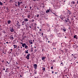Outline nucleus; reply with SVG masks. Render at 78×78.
Instances as JSON below:
<instances>
[{
  "label": "nucleus",
  "instance_id": "nucleus-49",
  "mask_svg": "<svg viewBox=\"0 0 78 78\" xmlns=\"http://www.w3.org/2000/svg\"><path fill=\"white\" fill-rule=\"evenodd\" d=\"M9 42H6V44H8Z\"/></svg>",
  "mask_w": 78,
  "mask_h": 78
},
{
  "label": "nucleus",
  "instance_id": "nucleus-40",
  "mask_svg": "<svg viewBox=\"0 0 78 78\" xmlns=\"http://www.w3.org/2000/svg\"><path fill=\"white\" fill-rule=\"evenodd\" d=\"M0 31H2V28H0Z\"/></svg>",
  "mask_w": 78,
  "mask_h": 78
},
{
  "label": "nucleus",
  "instance_id": "nucleus-18",
  "mask_svg": "<svg viewBox=\"0 0 78 78\" xmlns=\"http://www.w3.org/2000/svg\"><path fill=\"white\" fill-rule=\"evenodd\" d=\"M13 46L14 47V48H17V46L14 44L13 45Z\"/></svg>",
  "mask_w": 78,
  "mask_h": 78
},
{
  "label": "nucleus",
  "instance_id": "nucleus-6",
  "mask_svg": "<svg viewBox=\"0 0 78 78\" xmlns=\"http://www.w3.org/2000/svg\"><path fill=\"white\" fill-rule=\"evenodd\" d=\"M33 66L34 69H37V65L36 64H34L33 65Z\"/></svg>",
  "mask_w": 78,
  "mask_h": 78
},
{
  "label": "nucleus",
  "instance_id": "nucleus-33",
  "mask_svg": "<svg viewBox=\"0 0 78 78\" xmlns=\"http://www.w3.org/2000/svg\"><path fill=\"white\" fill-rule=\"evenodd\" d=\"M3 33L5 34V33H6V32H5V31H3Z\"/></svg>",
  "mask_w": 78,
  "mask_h": 78
},
{
  "label": "nucleus",
  "instance_id": "nucleus-17",
  "mask_svg": "<svg viewBox=\"0 0 78 78\" xmlns=\"http://www.w3.org/2000/svg\"><path fill=\"white\" fill-rule=\"evenodd\" d=\"M25 45H26V44L25 43H23V44H22V46L23 47H25Z\"/></svg>",
  "mask_w": 78,
  "mask_h": 78
},
{
  "label": "nucleus",
  "instance_id": "nucleus-50",
  "mask_svg": "<svg viewBox=\"0 0 78 78\" xmlns=\"http://www.w3.org/2000/svg\"><path fill=\"white\" fill-rule=\"evenodd\" d=\"M4 61V60H2V62H3Z\"/></svg>",
  "mask_w": 78,
  "mask_h": 78
},
{
  "label": "nucleus",
  "instance_id": "nucleus-4",
  "mask_svg": "<svg viewBox=\"0 0 78 78\" xmlns=\"http://www.w3.org/2000/svg\"><path fill=\"white\" fill-rule=\"evenodd\" d=\"M60 17L62 21H63V19H64L65 17L64 16H60Z\"/></svg>",
  "mask_w": 78,
  "mask_h": 78
},
{
  "label": "nucleus",
  "instance_id": "nucleus-41",
  "mask_svg": "<svg viewBox=\"0 0 78 78\" xmlns=\"http://www.w3.org/2000/svg\"><path fill=\"white\" fill-rule=\"evenodd\" d=\"M54 73L53 71H52V73Z\"/></svg>",
  "mask_w": 78,
  "mask_h": 78
},
{
  "label": "nucleus",
  "instance_id": "nucleus-27",
  "mask_svg": "<svg viewBox=\"0 0 78 78\" xmlns=\"http://www.w3.org/2000/svg\"><path fill=\"white\" fill-rule=\"evenodd\" d=\"M60 66H64V64H62V62H61L60 63Z\"/></svg>",
  "mask_w": 78,
  "mask_h": 78
},
{
  "label": "nucleus",
  "instance_id": "nucleus-35",
  "mask_svg": "<svg viewBox=\"0 0 78 78\" xmlns=\"http://www.w3.org/2000/svg\"><path fill=\"white\" fill-rule=\"evenodd\" d=\"M51 69H53V66H51Z\"/></svg>",
  "mask_w": 78,
  "mask_h": 78
},
{
  "label": "nucleus",
  "instance_id": "nucleus-53",
  "mask_svg": "<svg viewBox=\"0 0 78 78\" xmlns=\"http://www.w3.org/2000/svg\"><path fill=\"white\" fill-rule=\"evenodd\" d=\"M37 9L38 10H39V8H37Z\"/></svg>",
  "mask_w": 78,
  "mask_h": 78
},
{
  "label": "nucleus",
  "instance_id": "nucleus-30",
  "mask_svg": "<svg viewBox=\"0 0 78 78\" xmlns=\"http://www.w3.org/2000/svg\"><path fill=\"white\" fill-rule=\"evenodd\" d=\"M71 3H72L73 4H75V2L74 1H73L72 2H71Z\"/></svg>",
  "mask_w": 78,
  "mask_h": 78
},
{
  "label": "nucleus",
  "instance_id": "nucleus-52",
  "mask_svg": "<svg viewBox=\"0 0 78 78\" xmlns=\"http://www.w3.org/2000/svg\"><path fill=\"white\" fill-rule=\"evenodd\" d=\"M48 43H50V41H48Z\"/></svg>",
  "mask_w": 78,
  "mask_h": 78
},
{
  "label": "nucleus",
  "instance_id": "nucleus-9",
  "mask_svg": "<svg viewBox=\"0 0 78 78\" xmlns=\"http://www.w3.org/2000/svg\"><path fill=\"white\" fill-rule=\"evenodd\" d=\"M57 35H58V37H62V34H61L60 33L58 34Z\"/></svg>",
  "mask_w": 78,
  "mask_h": 78
},
{
  "label": "nucleus",
  "instance_id": "nucleus-31",
  "mask_svg": "<svg viewBox=\"0 0 78 78\" xmlns=\"http://www.w3.org/2000/svg\"><path fill=\"white\" fill-rule=\"evenodd\" d=\"M77 36H76V35H75V36H74V38H76V37Z\"/></svg>",
  "mask_w": 78,
  "mask_h": 78
},
{
  "label": "nucleus",
  "instance_id": "nucleus-44",
  "mask_svg": "<svg viewBox=\"0 0 78 78\" xmlns=\"http://www.w3.org/2000/svg\"><path fill=\"white\" fill-rule=\"evenodd\" d=\"M7 63H8L9 64V63H8V62H7Z\"/></svg>",
  "mask_w": 78,
  "mask_h": 78
},
{
  "label": "nucleus",
  "instance_id": "nucleus-3",
  "mask_svg": "<svg viewBox=\"0 0 78 78\" xmlns=\"http://www.w3.org/2000/svg\"><path fill=\"white\" fill-rule=\"evenodd\" d=\"M67 14L70 16L72 14V12H70V11L68 10L67 12Z\"/></svg>",
  "mask_w": 78,
  "mask_h": 78
},
{
  "label": "nucleus",
  "instance_id": "nucleus-20",
  "mask_svg": "<svg viewBox=\"0 0 78 78\" xmlns=\"http://www.w3.org/2000/svg\"><path fill=\"white\" fill-rule=\"evenodd\" d=\"M29 42L30 44H33V41H32V40H30V41H29Z\"/></svg>",
  "mask_w": 78,
  "mask_h": 78
},
{
  "label": "nucleus",
  "instance_id": "nucleus-36",
  "mask_svg": "<svg viewBox=\"0 0 78 78\" xmlns=\"http://www.w3.org/2000/svg\"><path fill=\"white\" fill-rule=\"evenodd\" d=\"M43 34H44L43 33L41 34V35H42V36H43Z\"/></svg>",
  "mask_w": 78,
  "mask_h": 78
},
{
  "label": "nucleus",
  "instance_id": "nucleus-24",
  "mask_svg": "<svg viewBox=\"0 0 78 78\" xmlns=\"http://www.w3.org/2000/svg\"><path fill=\"white\" fill-rule=\"evenodd\" d=\"M46 13H48V12H50V10L49 9H48L47 10H46Z\"/></svg>",
  "mask_w": 78,
  "mask_h": 78
},
{
  "label": "nucleus",
  "instance_id": "nucleus-15",
  "mask_svg": "<svg viewBox=\"0 0 78 78\" xmlns=\"http://www.w3.org/2000/svg\"><path fill=\"white\" fill-rule=\"evenodd\" d=\"M10 39L13 40V39H14V37H13L12 35H11L10 36Z\"/></svg>",
  "mask_w": 78,
  "mask_h": 78
},
{
  "label": "nucleus",
  "instance_id": "nucleus-45",
  "mask_svg": "<svg viewBox=\"0 0 78 78\" xmlns=\"http://www.w3.org/2000/svg\"><path fill=\"white\" fill-rule=\"evenodd\" d=\"M37 27V28L38 29H39V27Z\"/></svg>",
  "mask_w": 78,
  "mask_h": 78
},
{
  "label": "nucleus",
  "instance_id": "nucleus-14",
  "mask_svg": "<svg viewBox=\"0 0 78 78\" xmlns=\"http://www.w3.org/2000/svg\"><path fill=\"white\" fill-rule=\"evenodd\" d=\"M17 3H18V6L19 7L20 6V5H21L20 3V2H18Z\"/></svg>",
  "mask_w": 78,
  "mask_h": 78
},
{
  "label": "nucleus",
  "instance_id": "nucleus-58",
  "mask_svg": "<svg viewBox=\"0 0 78 78\" xmlns=\"http://www.w3.org/2000/svg\"><path fill=\"white\" fill-rule=\"evenodd\" d=\"M41 29H40V31H41Z\"/></svg>",
  "mask_w": 78,
  "mask_h": 78
},
{
  "label": "nucleus",
  "instance_id": "nucleus-25",
  "mask_svg": "<svg viewBox=\"0 0 78 78\" xmlns=\"http://www.w3.org/2000/svg\"><path fill=\"white\" fill-rule=\"evenodd\" d=\"M25 48L26 49H27L28 48V47L27 45L26 44V45H25Z\"/></svg>",
  "mask_w": 78,
  "mask_h": 78
},
{
  "label": "nucleus",
  "instance_id": "nucleus-32",
  "mask_svg": "<svg viewBox=\"0 0 78 78\" xmlns=\"http://www.w3.org/2000/svg\"><path fill=\"white\" fill-rule=\"evenodd\" d=\"M56 62V61H55V60H54L52 61V62Z\"/></svg>",
  "mask_w": 78,
  "mask_h": 78
},
{
  "label": "nucleus",
  "instance_id": "nucleus-37",
  "mask_svg": "<svg viewBox=\"0 0 78 78\" xmlns=\"http://www.w3.org/2000/svg\"><path fill=\"white\" fill-rule=\"evenodd\" d=\"M4 68L3 69V70H5V67H4Z\"/></svg>",
  "mask_w": 78,
  "mask_h": 78
},
{
  "label": "nucleus",
  "instance_id": "nucleus-56",
  "mask_svg": "<svg viewBox=\"0 0 78 78\" xmlns=\"http://www.w3.org/2000/svg\"><path fill=\"white\" fill-rule=\"evenodd\" d=\"M33 1H34V2H35V0H32Z\"/></svg>",
  "mask_w": 78,
  "mask_h": 78
},
{
  "label": "nucleus",
  "instance_id": "nucleus-48",
  "mask_svg": "<svg viewBox=\"0 0 78 78\" xmlns=\"http://www.w3.org/2000/svg\"><path fill=\"white\" fill-rule=\"evenodd\" d=\"M55 74H57V73H58V72H55Z\"/></svg>",
  "mask_w": 78,
  "mask_h": 78
},
{
  "label": "nucleus",
  "instance_id": "nucleus-47",
  "mask_svg": "<svg viewBox=\"0 0 78 78\" xmlns=\"http://www.w3.org/2000/svg\"><path fill=\"white\" fill-rule=\"evenodd\" d=\"M50 28H49V31H50Z\"/></svg>",
  "mask_w": 78,
  "mask_h": 78
},
{
  "label": "nucleus",
  "instance_id": "nucleus-7",
  "mask_svg": "<svg viewBox=\"0 0 78 78\" xmlns=\"http://www.w3.org/2000/svg\"><path fill=\"white\" fill-rule=\"evenodd\" d=\"M61 14L62 15H63V16H64V15H66V12H65V11L64 10L61 13Z\"/></svg>",
  "mask_w": 78,
  "mask_h": 78
},
{
  "label": "nucleus",
  "instance_id": "nucleus-39",
  "mask_svg": "<svg viewBox=\"0 0 78 78\" xmlns=\"http://www.w3.org/2000/svg\"><path fill=\"white\" fill-rule=\"evenodd\" d=\"M74 58H76V57L74 56Z\"/></svg>",
  "mask_w": 78,
  "mask_h": 78
},
{
  "label": "nucleus",
  "instance_id": "nucleus-38",
  "mask_svg": "<svg viewBox=\"0 0 78 78\" xmlns=\"http://www.w3.org/2000/svg\"><path fill=\"white\" fill-rule=\"evenodd\" d=\"M37 17H39V15H37Z\"/></svg>",
  "mask_w": 78,
  "mask_h": 78
},
{
  "label": "nucleus",
  "instance_id": "nucleus-1",
  "mask_svg": "<svg viewBox=\"0 0 78 78\" xmlns=\"http://www.w3.org/2000/svg\"><path fill=\"white\" fill-rule=\"evenodd\" d=\"M65 23H68V22H70V21L69 18H65L64 20Z\"/></svg>",
  "mask_w": 78,
  "mask_h": 78
},
{
  "label": "nucleus",
  "instance_id": "nucleus-8",
  "mask_svg": "<svg viewBox=\"0 0 78 78\" xmlns=\"http://www.w3.org/2000/svg\"><path fill=\"white\" fill-rule=\"evenodd\" d=\"M30 54H29L27 55V56L26 57L27 59H30Z\"/></svg>",
  "mask_w": 78,
  "mask_h": 78
},
{
  "label": "nucleus",
  "instance_id": "nucleus-21",
  "mask_svg": "<svg viewBox=\"0 0 78 78\" xmlns=\"http://www.w3.org/2000/svg\"><path fill=\"white\" fill-rule=\"evenodd\" d=\"M22 25H25V21H23L22 22Z\"/></svg>",
  "mask_w": 78,
  "mask_h": 78
},
{
  "label": "nucleus",
  "instance_id": "nucleus-59",
  "mask_svg": "<svg viewBox=\"0 0 78 78\" xmlns=\"http://www.w3.org/2000/svg\"><path fill=\"white\" fill-rule=\"evenodd\" d=\"M27 68H28L29 67L28 66H27Z\"/></svg>",
  "mask_w": 78,
  "mask_h": 78
},
{
  "label": "nucleus",
  "instance_id": "nucleus-28",
  "mask_svg": "<svg viewBox=\"0 0 78 78\" xmlns=\"http://www.w3.org/2000/svg\"><path fill=\"white\" fill-rule=\"evenodd\" d=\"M0 5L1 6H2L3 5V3L2 2H0Z\"/></svg>",
  "mask_w": 78,
  "mask_h": 78
},
{
  "label": "nucleus",
  "instance_id": "nucleus-43",
  "mask_svg": "<svg viewBox=\"0 0 78 78\" xmlns=\"http://www.w3.org/2000/svg\"><path fill=\"white\" fill-rule=\"evenodd\" d=\"M23 43H22V42L21 43V44H22L23 45Z\"/></svg>",
  "mask_w": 78,
  "mask_h": 78
},
{
  "label": "nucleus",
  "instance_id": "nucleus-42",
  "mask_svg": "<svg viewBox=\"0 0 78 78\" xmlns=\"http://www.w3.org/2000/svg\"><path fill=\"white\" fill-rule=\"evenodd\" d=\"M30 9H31V8H32V7H31V6H30Z\"/></svg>",
  "mask_w": 78,
  "mask_h": 78
},
{
  "label": "nucleus",
  "instance_id": "nucleus-63",
  "mask_svg": "<svg viewBox=\"0 0 78 78\" xmlns=\"http://www.w3.org/2000/svg\"><path fill=\"white\" fill-rule=\"evenodd\" d=\"M62 53H64V52H63V51H62Z\"/></svg>",
  "mask_w": 78,
  "mask_h": 78
},
{
  "label": "nucleus",
  "instance_id": "nucleus-22",
  "mask_svg": "<svg viewBox=\"0 0 78 78\" xmlns=\"http://www.w3.org/2000/svg\"><path fill=\"white\" fill-rule=\"evenodd\" d=\"M17 2H16L15 3V5L16 6H18V5H17Z\"/></svg>",
  "mask_w": 78,
  "mask_h": 78
},
{
  "label": "nucleus",
  "instance_id": "nucleus-23",
  "mask_svg": "<svg viewBox=\"0 0 78 78\" xmlns=\"http://www.w3.org/2000/svg\"><path fill=\"white\" fill-rule=\"evenodd\" d=\"M66 17L67 18L69 19V17H70V15L67 14V15L66 16Z\"/></svg>",
  "mask_w": 78,
  "mask_h": 78
},
{
  "label": "nucleus",
  "instance_id": "nucleus-5",
  "mask_svg": "<svg viewBox=\"0 0 78 78\" xmlns=\"http://www.w3.org/2000/svg\"><path fill=\"white\" fill-rule=\"evenodd\" d=\"M11 32H14L15 30L12 27L10 29Z\"/></svg>",
  "mask_w": 78,
  "mask_h": 78
},
{
  "label": "nucleus",
  "instance_id": "nucleus-13",
  "mask_svg": "<svg viewBox=\"0 0 78 78\" xmlns=\"http://www.w3.org/2000/svg\"><path fill=\"white\" fill-rule=\"evenodd\" d=\"M8 70H9V68H7L6 69V70L5 71V73H6V72H9Z\"/></svg>",
  "mask_w": 78,
  "mask_h": 78
},
{
  "label": "nucleus",
  "instance_id": "nucleus-54",
  "mask_svg": "<svg viewBox=\"0 0 78 78\" xmlns=\"http://www.w3.org/2000/svg\"><path fill=\"white\" fill-rule=\"evenodd\" d=\"M9 53L10 54V53H11V52H10Z\"/></svg>",
  "mask_w": 78,
  "mask_h": 78
},
{
  "label": "nucleus",
  "instance_id": "nucleus-2",
  "mask_svg": "<svg viewBox=\"0 0 78 78\" xmlns=\"http://www.w3.org/2000/svg\"><path fill=\"white\" fill-rule=\"evenodd\" d=\"M18 23H17L16 24V27L17 29H20V25L19 23V21H17Z\"/></svg>",
  "mask_w": 78,
  "mask_h": 78
},
{
  "label": "nucleus",
  "instance_id": "nucleus-34",
  "mask_svg": "<svg viewBox=\"0 0 78 78\" xmlns=\"http://www.w3.org/2000/svg\"><path fill=\"white\" fill-rule=\"evenodd\" d=\"M34 51H35V52H36L37 51V50L35 49Z\"/></svg>",
  "mask_w": 78,
  "mask_h": 78
},
{
  "label": "nucleus",
  "instance_id": "nucleus-19",
  "mask_svg": "<svg viewBox=\"0 0 78 78\" xmlns=\"http://www.w3.org/2000/svg\"><path fill=\"white\" fill-rule=\"evenodd\" d=\"M25 53L28 54V50H27V51L26 50L25 51Z\"/></svg>",
  "mask_w": 78,
  "mask_h": 78
},
{
  "label": "nucleus",
  "instance_id": "nucleus-11",
  "mask_svg": "<svg viewBox=\"0 0 78 78\" xmlns=\"http://www.w3.org/2000/svg\"><path fill=\"white\" fill-rule=\"evenodd\" d=\"M23 20L25 22H28V18H24V19Z\"/></svg>",
  "mask_w": 78,
  "mask_h": 78
},
{
  "label": "nucleus",
  "instance_id": "nucleus-64",
  "mask_svg": "<svg viewBox=\"0 0 78 78\" xmlns=\"http://www.w3.org/2000/svg\"><path fill=\"white\" fill-rule=\"evenodd\" d=\"M76 63H78V62H76Z\"/></svg>",
  "mask_w": 78,
  "mask_h": 78
},
{
  "label": "nucleus",
  "instance_id": "nucleus-29",
  "mask_svg": "<svg viewBox=\"0 0 78 78\" xmlns=\"http://www.w3.org/2000/svg\"><path fill=\"white\" fill-rule=\"evenodd\" d=\"M63 31H66V30L65 28H64L63 30Z\"/></svg>",
  "mask_w": 78,
  "mask_h": 78
},
{
  "label": "nucleus",
  "instance_id": "nucleus-16",
  "mask_svg": "<svg viewBox=\"0 0 78 78\" xmlns=\"http://www.w3.org/2000/svg\"><path fill=\"white\" fill-rule=\"evenodd\" d=\"M11 20H9L7 21V23L8 24H9L11 23Z\"/></svg>",
  "mask_w": 78,
  "mask_h": 78
},
{
  "label": "nucleus",
  "instance_id": "nucleus-57",
  "mask_svg": "<svg viewBox=\"0 0 78 78\" xmlns=\"http://www.w3.org/2000/svg\"><path fill=\"white\" fill-rule=\"evenodd\" d=\"M49 9L50 11H51V9Z\"/></svg>",
  "mask_w": 78,
  "mask_h": 78
},
{
  "label": "nucleus",
  "instance_id": "nucleus-12",
  "mask_svg": "<svg viewBox=\"0 0 78 78\" xmlns=\"http://www.w3.org/2000/svg\"><path fill=\"white\" fill-rule=\"evenodd\" d=\"M27 17L28 19H31L30 17H31V16L30 15H28L27 16Z\"/></svg>",
  "mask_w": 78,
  "mask_h": 78
},
{
  "label": "nucleus",
  "instance_id": "nucleus-61",
  "mask_svg": "<svg viewBox=\"0 0 78 78\" xmlns=\"http://www.w3.org/2000/svg\"><path fill=\"white\" fill-rule=\"evenodd\" d=\"M25 8H27V6L25 7Z\"/></svg>",
  "mask_w": 78,
  "mask_h": 78
},
{
  "label": "nucleus",
  "instance_id": "nucleus-51",
  "mask_svg": "<svg viewBox=\"0 0 78 78\" xmlns=\"http://www.w3.org/2000/svg\"><path fill=\"white\" fill-rule=\"evenodd\" d=\"M22 3V2H20V4H21V3Z\"/></svg>",
  "mask_w": 78,
  "mask_h": 78
},
{
  "label": "nucleus",
  "instance_id": "nucleus-26",
  "mask_svg": "<svg viewBox=\"0 0 78 78\" xmlns=\"http://www.w3.org/2000/svg\"><path fill=\"white\" fill-rule=\"evenodd\" d=\"M42 70H44V71H45V68L42 67Z\"/></svg>",
  "mask_w": 78,
  "mask_h": 78
},
{
  "label": "nucleus",
  "instance_id": "nucleus-60",
  "mask_svg": "<svg viewBox=\"0 0 78 78\" xmlns=\"http://www.w3.org/2000/svg\"><path fill=\"white\" fill-rule=\"evenodd\" d=\"M76 39H78V37H76Z\"/></svg>",
  "mask_w": 78,
  "mask_h": 78
},
{
  "label": "nucleus",
  "instance_id": "nucleus-62",
  "mask_svg": "<svg viewBox=\"0 0 78 78\" xmlns=\"http://www.w3.org/2000/svg\"><path fill=\"white\" fill-rule=\"evenodd\" d=\"M20 77H22V76H21V75H20Z\"/></svg>",
  "mask_w": 78,
  "mask_h": 78
},
{
  "label": "nucleus",
  "instance_id": "nucleus-55",
  "mask_svg": "<svg viewBox=\"0 0 78 78\" xmlns=\"http://www.w3.org/2000/svg\"><path fill=\"white\" fill-rule=\"evenodd\" d=\"M46 39H48V38H47V37H46Z\"/></svg>",
  "mask_w": 78,
  "mask_h": 78
},
{
  "label": "nucleus",
  "instance_id": "nucleus-10",
  "mask_svg": "<svg viewBox=\"0 0 78 78\" xmlns=\"http://www.w3.org/2000/svg\"><path fill=\"white\" fill-rule=\"evenodd\" d=\"M46 58V57H45L43 56L41 57L42 60V61H44V60Z\"/></svg>",
  "mask_w": 78,
  "mask_h": 78
},
{
  "label": "nucleus",
  "instance_id": "nucleus-46",
  "mask_svg": "<svg viewBox=\"0 0 78 78\" xmlns=\"http://www.w3.org/2000/svg\"><path fill=\"white\" fill-rule=\"evenodd\" d=\"M32 21L33 22H34V19H32Z\"/></svg>",
  "mask_w": 78,
  "mask_h": 78
}]
</instances>
